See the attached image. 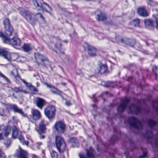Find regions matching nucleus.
<instances>
[{"label": "nucleus", "mask_w": 158, "mask_h": 158, "mask_svg": "<svg viewBox=\"0 0 158 158\" xmlns=\"http://www.w3.org/2000/svg\"><path fill=\"white\" fill-rule=\"evenodd\" d=\"M56 147L59 152L63 153L65 151L66 145L64 139L60 136H57L56 138Z\"/></svg>", "instance_id": "nucleus-1"}, {"label": "nucleus", "mask_w": 158, "mask_h": 158, "mask_svg": "<svg viewBox=\"0 0 158 158\" xmlns=\"http://www.w3.org/2000/svg\"><path fill=\"white\" fill-rule=\"evenodd\" d=\"M4 33L2 31H0V37L2 40L3 43L4 42V38L6 39H9V36L12 34L13 31V29L11 26H6L4 27Z\"/></svg>", "instance_id": "nucleus-2"}, {"label": "nucleus", "mask_w": 158, "mask_h": 158, "mask_svg": "<svg viewBox=\"0 0 158 158\" xmlns=\"http://www.w3.org/2000/svg\"><path fill=\"white\" fill-rule=\"evenodd\" d=\"M35 57L38 65L40 64L45 66L48 63V60L46 57L39 53L35 54Z\"/></svg>", "instance_id": "nucleus-3"}, {"label": "nucleus", "mask_w": 158, "mask_h": 158, "mask_svg": "<svg viewBox=\"0 0 158 158\" xmlns=\"http://www.w3.org/2000/svg\"><path fill=\"white\" fill-rule=\"evenodd\" d=\"M4 42V43L6 44H8L11 45L13 46H20L21 45V42L20 40L16 37H14L12 39H7L6 38V39L5 38Z\"/></svg>", "instance_id": "nucleus-4"}, {"label": "nucleus", "mask_w": 158, "mask_h": 158, "mask_svg": "<svg viewBox=\"0 0 158 158\" xmlns=\"http://www.w3.org/2000/svg\"><path fill=\"white\" fill-rule=\"evenodd\" d=\"M128 122L131 126L137 129H141L142 127V125L141 122L135 117H132L129 118Z\"/></svg>", "instance_id": "nucleus-5"}, {"label": "nucleus", "mask_w": 158, "mask_h": 158, "mask_svg": "<svg viewBox=\"0 0 158 158\" xmlns=\"http://www.w3.org/2000/svg\"><path fill=\"white\" fill-rule=\"evenodd\" d=\"M55 111V108L54 106H50L45 109L44 112L46 116L50 119L54 117Z\"/></svg>", "instance_id": "nucleus-6"}, {"label": "nucleus", "mask_w": 158, "mask_h": 158, "mask_svg": "<svg viewBox=\"0 0 158 158\" xmlns=\"http://www.w3.org/2000/svg\"><path fill=\"white\" fill-rule=\"evenodd\" d=\"M54 127L56 131L59 133H63L65 130L64 124L61 121L56 122L54 125Z\"/></svg>", "instance_id": "nucleus-7"}, {"label": "nucleus", "mask_w": 158, "mask_h": 158, "mask_svg": "<svg viewBox=\"0 0 158 158\" xmlns=\"http://www.w3.org/2000/svg\"><path fill=\"white\" fill-rule=\"evenodd\" d=\"M87 157L83 153L79 154V158H94L95 152L93 149L90 147L89 149H86Z\"/></svg>", "instance_id": "nucleus-8"}, {"label": "nucleus", "mask_w": 158, "mask_h": 158, "mask_svg": "<svg viewBox=\"0 0 158 158\" xmlns=\"http://www.w3.org/2000/svg\"><path fill=\"white\" fill-rule=\"evenodd\" d=\"M129 102V100L127 98L123 99L121 103L118 107L117 110L119 112H123L126 109Z\"/></svg>", "instance_id": "nucleus-9"}, {"label": "nucleus", "mask_w": 158, "mask_h": 158, "mask_svg": "<svg viewBox=\"0 0 158 158\" xmlns=\"http://www.w3.org/2000/svg\"><path fill=\"white\" fill-rule=\"evenodd\" d=\"M0 56H3L5 59L9 61L11 60V53L7 51L6 48H0Z\"/></svg>", "instance_id": "nucleus-10"}, {"label": "nucleus", "mask_w": 158, "mask_h": 158, "mask_svg": "<svg viewBox=\"0 0 158 158\" xmlns=\"http://www.w3.org/2000/svg\"><path fill=\"white\" fill-rule=\"evenodd\" d=\"M84 48L85 50H88V54L90 56L94 57L96 56L97 51L95 48L87 44H85Z\"/></svg>", "instance_id": "nucleus-11"}, {"label": "nucleus", "mask_w": 158, "mask_h": 158, "mask_svg": "<svg viewBox=\"0 0 158 158\" xmlns=\"http://www.w3.org/2000/svg\"><path fill=\"white\" fill-rule=\"evenodd\" d=\"M140 108L139 106L131 104L129 107V112L132 114H137L140 111Z\"/></svg>", "instance_id": "nucleus-12"}, {"label": "nucleus", "mask_w": 158, "mask_h": 158, "mask_svg": "<svg viewBox=\"0 0 158 158\" xmlns=\"http://www.w3.org/2000/svg\"><path fill=\"white\" fill-rule=\"evenodd\" d=\"M31 113L32 117L33 119L36 120L40 118V114L37 110L32 109L31 110Z\"/></svg>", "instance_id": "nucleus-13"}, {"label": "nucleus", "mask_w": 158, "mask_h": 158, "mask_svg": "<svg viewBox=\"0 0 158 158\" xmlns=\"http://www.w3.org/2000/svg\"><path fill=\"white\" fill-rule=\"evenodd\" d=\"M137 13L140 16L143 17H146L148 14L144 7H140L138 8Z\"/></svg>", "instance_id": "nucleus-14"}, {"label": "nucleus", "mask_w": 158, "mask_h": 158, "mask_svg": "<svg viewBox=\"0 0 158 158\" xmlns=\"http://www.w3.org/2000/svg\"><path fill=\"white\" fill-rule=\"evenodd\" d=\"M21 15L28 21H30L31 18V14L28 11H24L23 12Z\"/></svg>", "instance_id": "nucleus-15"}, {"label": "nucleus", "mask_w": 158, "mask_h": 158, "mask_svg": "<svg viewBox=\"0 0 158 158\" xmlns=\"http://www.w3.org/2000/svg\"><path fill=\"white\" fill-rule=\"evenodd\" d=\"M36 103L37 106L40 108L41 109L43 106L45 105V102L43 99L37 98L36 99Z\"/></svg>", "instance_id": "nucleus-16"}, {"label": "nucleus", "mask_w": 158, "mask_h": 158, "mask_svg": "<svg viewBox=\"0 0 158 158\" xmlns=\"http://www.w3.org/2000/svg\"><path fill=\"white\" fill-rule=\"evenodd\" d=\"M13 90L14 92L16 93H23L25 94L28 93V92L26 90L23 89L21 87H15L13 88Z\"/></svg>", "instance_id": "nucleus-17"}, {"label": "nucleus", "mask_w": 158, "mask_h": 158, "mask_svg": "<svg viewBox=\"0 0 158 158\" xmlns=\"http://www.w3.org/2000/svg\"><path fill=\"white\" fill-rule=\"evenodd\" d=\"M11 108L16 113H18L23 116L24 115V114L23 112L21 109L19 108L15 105H12L10 106Z\"/></svg>", "instance_id": "nucleus-18"}, {"label": "nucleus", "mask_w": 158, "mask_h": 158, "mask_svg": "<svg viewBox=\"0 0 158 158\" xmlns=\"http://www.w3.org/2000/svg\"><path fill=\"white\" fill-rule=\"evenodd\" d=\"M27 153L26 151L20 148L19 152V158H27Z\"/></svg>", "instance_id": "nucleus-19"}, {"label": "nucleus", "mask_w": 158, "mask_h": 158, "mask_svg": "<svg viewBox=\"0 0 158 158\" xmlns=\"http://www.w3.org/2000/svg\"><path fill=\"white\" fill-rule=\"evenodd\" d=\"M97 19L99 21H103L106 18L105 14L102 12H100L99 14H97Z\"/></svg>", "instance_id": "nucleus-20"}, {"label": "nucleus", "mask_w": 158, "mask_h": 158, "mask_svg": "<svg viewBox=\"0 0 158 158\" xmlns=\"http://www.w3.org/2000/svg\"><path fill=\"white\" fill-rule=\"evenodd\" d=\"M55 47L56 49L55 51L57 52H60L61 48V40L60 39H58L55 45Z\"/></svg>", "instance_id": "nucleus-21"}, {"label": "nucleus", "mask_w": 158, "mask_h": 158, "mask_svg": "<svg viewBox=\"0 0 158 158\" xmlns=\"http://www.w3.org/2000/svg\"><path fill=\"white\" fill-rule=\"evenodd\" d=\"M11 75L13 76L17 80H19L20 79L18 74L17 70L15 68L13 69L12 71L11 72Z\"/></svg>", "instance_id": "nucleus-22"}, {"label": "nucleus", "mask_w": 158, "mask_h": 158, "mask_svg": "<svg viewBox=\"0 0 158 158\" xmlns=\"http://www.w3.org/2000/svg\"><path fill=\"white\" fill-rule=\"evenodd\" d=\"M39 131L40 132L43 133L45 130V126L44 124V121L43 120H42L39 125Z\"/></svg>", "instance_id": "nucleus-23"}, {"label": "nucleus", "mask_w": 158, "mask_h": 158, "mask_svg": "<svg viewBox=\"0 0 158 158\" xmlns=\"http://www.w3.org/2000/svg\"><path fill=\"white\" fill-rule=\"evenodd\" d=\"M131 41L132 42L134 43H135V42L134 41L131 40H130L126 38H125L124 39H122L121 40V41L122 43H125L128 45H130L131 47H133L134 46V45L133 44L131 45L129 43L130 42H131Z\"/></svg>", "instance_id": "nucleus-24"}, {"label": "nucleus", "mask_w": 158, "mask_h": 158, "mask_svg": "<svg viewBox=\"0 0 158 158\" xmlns=\"http://www.w3.org/2000/svg\"><path fill=\"white\" fill-rule=\"evenodd\" d=\"M99 72L101 73H104L106 72L107 69L106 66L105 64H101L99 66Z\"/></svg>", "instance_id": "nucleus-25"}, {"label": "nucleus", "mask_w": 158, "mask_h": 158, "mask_svg": "<svg viewBox=\"0 0 158 158\" xmlns=\"http://www.w3.org/2000/svg\"><path fill=\"white\" fill-rule=\"evenodd\" d=\"M14 92L13 90V88H9L7 91V93L9 96L11 98H16V97L15 95L13 92Z\"/></svg>", "instance_id": "nucleus-26"}, {"label": "nucleus", "mask_w": 158, "mask_h": 158, "mask_svg": "<svg viewBox=\"0 0 158 158\" xmlns=\"http://www.w3.org/2000/svg\"><path fill=\"white\" fill-rule=\"evenodd\" d=\"M51 91L54 94H56L60 95H61L62 93V92L57 89L55 87L52 88L51 89Z\"/></svg>", "instance_id": "nucleus-27"}, {"label": "nucleus", "mask_w": 158, "mask_h": 158, "mask_svg": "<svg viewBox=\"0 0 158 158\" xmlns=\"http://www.w3.org/2000/svg\"><path fill=\"white\" fill-rule=\"evenodd\" d=\"M144 23L146 26H152L153 24L152 21L150 19H147L144 20Z\"/></svg>", "instance_id": "nucleus-28"}, {"label": "nucleus", "mask_w": 158, "mask_h": 158, "mask_svg": "<svg viewBox=\"0 0 158 158\" xmlns=\"http://www.w3.org/2000/svg\"><path fill=\"white\" fill-rule=\"evenodd\" d=\"M148 123L149 126L151 127L156 126V123L152 119L148 120Z\"/></svg>", "instance_id": "nucleus-29"}, {"label": "nucleus", "mask_w": 158, "mask_h": 158, "mask_svg": "<svg viewBox=\"0 0 158 158\" xmlns=\"http://www.w3.org/2000/svg\"><path fill=\"white\" fill-rule=\"evenodd\" d=\"M18 132V129L15 127L13 128V132L12 134V137L14 138H16Z\"/></svg>", "instance_id": "nucleus-30"}, {"label": "nucleus", "mask_w": 158, "mask_h": 158, "mask_svg": "<svg viewBox=\"0 0 158 158\" xmlns=\"http://www.w3.org/2000/svg\"><path fill=\"white\" fill-rule=\"evenodd\" d=\"M23 50L26 52H29L31 49L30 45L28 44H25L23 47Z\"/></svg>", "instance_id": "nucleus-31"}, {"label": "nucleus", "mask_w": 158, "mask_h": 158, "mask_svg": "<svg viewBox=\"0 0 158 158\" xmlns=\"http://www.w3.org/2000/svg\"><path fill=\"white\" fill-rule=\"evenodd\" d=\"M70 142L74 146L78 143V140L77 139L75 138H72L70 139Z\"/></svg>", "instance_id": "nucleus-32"}, {"label": "nucleus", "mask_w": 158, "mask_h": 158, "mask_svg": "<svg viewBox=\"0 0 158 158\" xmlns=\"http://www.w3.org/2000/svg\"><path fill=\"white\" fill-rule=\"evenodd\" d=\"M152 106L153 108L158 112V101H154L153 102Z\"/></svg>", "instance_id": "nucleus-33"}, {"label": "nucleus", "mask_w": 158, "mask_h": 158, "mask_svg": "<svg viewBox=\"0 0 158 158\" xmlns=\"http://www.w3.org/2000/svg\"><path fill=\"white\" fill-rule=\"evenodd\" d=\"M11 131V128L9 127H7L5 129L4 132V136L6 137L10 133V132Z\"/></svg>", "instance_id": "nucleus-34"}, {"label": "nucleus", "mask_w": 158, "mask_h": 158, "mask_svg": "<svg viewBox=\"0 0 158 158\" xmlns=\"http://www.w3.org/2000/svg\"><path fill=\"white\" fill-rule=\"evenodd\" d=\"M140 20L138 19H136L132 21V24L135 27H139Z\"/></svg>", "instance_id": "nucleus-35"}, {"label": "nucleus", "mask_w": 158, "mask_h": 158, "mask_svg": "<svg viewBox=\"0 0 158 158\" xmlns=\"http://www.w3.org/2000/svg\"><path fill=\"white\" fill-rule=\"evenodd\" d=\"M144 136L148 139L151 138L153 136L152 133L151 131H147Z\"/></svg>", "instance_id": "nucleus-36"}, {"label": "nucleus", "mask_w": 158, "mask_h": 158, "mask_svg": "<svg viewBox=\"0 0 158 158\" xmlns=\"http://www.w3.org/2000/svg\"><path fill=\"white\" fill-rule=\"evenodd\" d=\"M51 155L52 158H58V154L57 152L54 151H52L51 152Z\"/></svg>", "instance_id": "nucleus-37"}, {"label": "nucleus", "mask_w": 158, "mask_h": 158, "mask_svg": "<svg viewBox=\"0 0 158 158\" xmlns=\"http://www.w3.org/2000/svg\"><path fill=\"white\" fill-rule=\"evenodd\" d=\"M153 140L155 141L154 144L156 147H157L158 144V131H157V134L153 138Z\"/></svg>", "instance_id": "nucleus-38"}, {"label": "nucleus", "mask_w": 158, "mask_h": 158, "mask_svg": "<svg viewBox=\"0 0 158 158\" xmlns=\"http://www.w3.org/2000/svg\"><path fill=\"white\" fill-rule=\"evenodd\" d=\"M18 138L20 142L21 143L23 144L26 145H28V142L27 141H25L22 136H20Z\"/></svg>", "instance_id": "nucleus-39"}, {"label": "nucleus", "mask_w": 158, "mask_h": 158, "mask_svg": "<svg viewBox=\"0 0 158 158\" xmlns=\"http://www.w3.org/2000/svg\"><path fill=\"white\" fill-rule=\"evenodd\" d=\"M3 23L5 27L11 26L10 25L9 20L7 19L6 18L4 19L3 21Z\"/></svg>", "instance_id": "nucleus-40"}, {"label": "nucleus", "mask_w": 158, "mask_h": 158, "mask_svg": "<svg viewBox=\"0 0 158 158\" xmlns=\"http://www.w3.org/2000/svg\"><path fill=\"white\" fill-rule=\"evenodd\" d=\"M153 17L156 23V28L158 30V14L153 15Z\"/></svg>", "instance_id": "nucleus-41"}, {"label": "nucleus", "mask_w": 158, "mask_h": 158, "mask_svg": "<svg viewBox=\"0 0 158 158\" xmlns=\"http://www.w3.org/2000/svg\"><path fill=\"white\" fill-rule=\"evenodd\" d=\"M35 17L37 19H41L42 21H44V18L40 13H38L36 14L35 15Z\"/></svg>", "instance_id": "nucleus-42"}, {"label": "nucleus", "mask_w": 158, "mask_h": 158, "mask_svg": "<svg viewBox=\"0 0 158 158\" xmlns=\"http://www.w3.org/2000/svg\"><path fill=\"white\" fill-rule=\"evenodd\" d=\"M0 77H2L7 82H10V80L6 77H5L4 74L1 73H0Z\"/></svg>", "instance_id": "nucleus-43"}, {"label": "nucleus", "mask_w": 158, "mask_h": 158, "mask_svg": "<svg viewBox=\"0 0 158 158\" xmlns=\"http://www.w3.org/2000/svg\"><path fill=\"white\" fill-rule=\"evenodd\" d=\"M4 144L6 147H9L10 145V140H7L5 141Z\"/></svg>", "instance_id": "nucleus-44"}, {"label": "nucleus", "mask_w": 158, "mask_h": 158, "mask_svg": "<svg viewBox=\"0 0 158 158\" xmlns=\"http://www.w3.org/2000/svg\"><path fill=\"white\" fill-rule=\"evenodd\" d=\"M22 81H23V82H24L26 85V86L29 87L30 88V87H31V86H32L30 84H28L27 82H26L25 81L23 80H21Z\"/></svg>", "instance_id": "nucleus-45"}, {"label": "nucleus", "mask_w": 158, "mask_h": 158, "mask_svg": "<svg viewBox=\"0 0 158 158\" xmlns=\"http://www.w3.org/2000/svg\"><path fill=\"white\" fill-rule=\"evenodd\" d=\"M69 36L70 37H71L72 38H73L76 37V35L75 32L74 31L73 32V33L72 34H71L69 35Z\"/></svg>", "instance_id": "nucleus-46"}, {"label": "nucleus", "mask_w": 158, "mask_h": 158, "mask_svg": "<svg viewBox=\"0 0 158 158\" xmlns=\"http://www.w3.org/2000/svg\"><path fill=\"white\" fill-rule=\"evenodd\" d=\"M147 153L146 152H143V155L139 156V158H144L147 156Z\"/></svg>", "instance_id": "nucleus-47"}, {"label": "nucleus", "mask_w": 158, "mask_h": 158, "mask_svg": "<svg viewBox=\"0 0 158 158\" xmlns=\"http://www.w3.org/2000/svg\"><path fill=\"white\" fill-rule=\"evenodd\" d=\"M30 89L34 92H37V89L35 87L32 86L30 87Z\"/></svg>", "instance_id": "nucleus-48"}, {"label": "nucleus", "mask_w": 158, "mask_h": 158, "mask_svg": "<svg viewBox=\"0 0 158 158\" xmlns=\"http://www.w3.org/2000/svg\"><path fill=\"white\" fill-rule=\"evenodd\" d=\"M65 105L68 106H70L71 105V103L68 101H66L65 103Z\"/></svg>", "instance_id": "nucleus-49"}, {"label": "nucleus", "mask_w": 158, "mask_h": 158, "mask_svg": "<svg viewBox=\"0 0 158 158\" xmlns=\"http://www.w3.org/2000/svg\"><path fill=\"white\" fill-rule=\"evenodd\" d=\"M4 154L3 152L0 149V158L2 157H4Z\"/></svg>", "instance_id": "nucleus-50"}, {"label": "nucleus", "mask_w": 158, "mask_h": 158, "mask_svg": "<svg viewBox=\"0 0 158 158\" xmlns=\"http://www.w3.org/2000/svg\"><path fill=\"white\" fill-rule=\"evenodd\" d=\"M4 139L2 133H0V140Z\"/></svg>", "instance_id": "nucleus-51"}, {"label": "nucleus", "mask_w": 158, "mask_h": 158, "mask_svg": "<svg viewBox=\"0 0 158 158\" xmlns=\"http://www.w3.org/2000/svg\"><path fill=\"white\" fill-rule=\"evenodd\" d=\"M4 114V110L2 109H0V115H2Z\"/></svg>", "instance_id": "nucleus-52"}, {"label": "nucleus", "mask_w": 158, "mask_h": 158, "mask_svg": "<svg viewBox=\"0 0 158 158\" xmlns=\"http://www.w3.org/2000/svg\"><path fill=\"white\" fill-rule=\"evenodd\" d=\"M125 154L126 156V158H133L132 157H129L128 156V154L127 152H125Z\"/></svg>", "instance_id": "nucleus-53"}, {"label": "nucleus", "mask_w": 158, "mask_h": 158, "mask_svg": "<svg viewBox=\"0 0 158 158\" xmlns=\"http://www.w3.org/2000/svg\"><path fill=\"white\" fill-rule=\"evenodd\" d=\"M92 106H93V107L94 108V110L95 111H96V109H97V106H96L95 105H93Z\"/></svg>", "instance_id": "nucleus-54"}, {"label": "nucleus", "mask_w": 158, "mask_h": 158, "mask_svg": "<svg viewBox=\"0 0 158 158\" xmlns=\"http://www.w3.org/2000/svg\"><path fill=\"white\" fill-rule=\"evenodd\" d=\"M148 2V3L150 4V5H151L152 2V0H147Z\"/></svg>", "instance_id": "nucleus-55"}, {"label": "nucleus", "mask_w": 158, "mask_h": 158, "mask_svg": "<svg viewBox=\"0 0 158 158\" xmlns=\"http://www.w3.org/2000/svg\"><path fill=\"white\" fill-rule=\"evenodd\" d=\"M32 158H37V156L34 154L32 155Z\"/></svg>", "instance_id": "nucleus-56"}, {"label": "nucleus", "mask_w": 158, "mask_h": 158, "mask_svg": "<svg viewBox=\"0 0 158 158\" xmlns=\"http://www.w3.org/2000/svg\"><path fill=\"white\" fill-rule=\"evenodd\" d=\"M93 100L94 102H96L97 101V98L95 97H94Z\"/></svg>", "instance_id": "nucleus-57"}, {"label": "nucleus", "mask_w": 158, "mask_h": 158, "mask_svg": "<svg viewBox=\"0 0 158 158\" xmlns=\"http://www.w3.org/2000/svg\"><path fill=\"white\" fill-rule=\"evenodd\" d=\"M37 143L38 146H40L42 144V143L40 142L38 143Z\"/></svg>", "instance_id": "nucleus-58"}, {"label": "nucleus", "mask_w": 158, "mask_h": 158, "mask_svg": "<svg viewBox=\"0 0 158 158\" xmlns=\"http://www.w3.org/2000/svg\"><path fill=\"white\" fill-rule=\"evenodd\" d=\"M40 138L44 139V136H41L40 137Z\"/></svg>", "instance_id": "nucleus-59"}, {"label": "nucleus", "mask_w": 158, "mask_h": 158, "mask_svg": "<svg viewBox=\"0 0 158 158\" xmlns=\"http://www.w3.org/2000/svg\"><path fill=\"white\" fill-rule=\"evenodd\" d=\"M111 140H112L115 141V140L114 139V137H113L111 138Z\"/></svg>", "instance_id": "nucleus-60"}, {"label": "nucleus", "mask_w": 158, "mask_h": 158, "mask_svg": "<svg viewBox=\"0 0 158 158\" xmlns=\"http://www.w3.org/2000/svg\"><path fill=\"white\" fill-rule=\"evenodd\" d=\"M64 42L65 43H67V41L66 40H64Z\"/></svg>", "instance_id": "nucleus-61"}, {"label": "nucleus", "mask_w": 158, "mask_h": 158, "mask_svg": "<svg viewBox=\"0 0 158 158\" xmlns=\"http://www.w3.org/2000/svg\"><path fill=\"white\" fill-rule=\"evenodd\" d=\"M47 85V86H48V87H51V86H50V85Z\"/></svg>", "instance_id": "nucleus-62"}]
</instances>
